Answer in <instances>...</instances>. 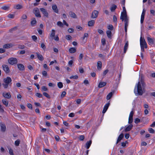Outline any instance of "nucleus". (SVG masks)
I'll return each instance as SVG.
<instances>
[{"label":"nucleus","mask_w":155,"mask_h":155,"mask_svg":"<svg viewBox=\"0 0 155 155\" xmlns=\"http://www.w3.org/2000/svg\"><path fill=\"white\" fill-rule=\"evenodd\" d=\"M146 86L145 82H142L138 81L135 87L134 92L136 95L141 96L144 93V89Z\"/></svg>","instance_id":"obj_1"},{"label":"nucleus","mask_w":155,"mask_h":155,"mask_svg":"<svg viewBox=\"0 0 155 155\" xmlns=\"http://www.w3.org/2000/svg\"><path fill=\"white\" fill-rule=\"evenodd\" d=\"M8 62L11 65L16 64L18 62V60L16 58H11L8 60Z\"/></svg>","instance_id":"obj_2"},{"label":"nucleus","mask_w":155,"mask_h":155,"mask_svg":"<svg viewBox=\"0 0 155 155\" xmlns=\"http://www.w3.org/2000/svg\"><path fill=\"white\" fill-rule=\"evenodd\" d=\"M33 13L35 16L37 17L41 18V15L38 8H35L33 10Z\"/></svg>","instance_id":"obj_3"},{"label":"nucleus","mask_w":155,"mask_h":155,"mask_svg":"<svg viewBox=\"0 0 155 155\" xmlns=\"http://www.w3.org/2000/svg\"><path fill=\"white\" fill-rule=\"evenodd\" d=\"M120 19L122 20V21H123L126 19H128V18L127 17L126 12H121Z\"/></svg>","instance_id":"obj_4"},{"label":"nucleus","mask_w":155,"mask_h":155,"mask_svg":"<svg viewBox=\"0 0 155 155\" xmlns=\"http://www.w3.org/2000/svg\"><path fill=\"white\" fill-rule=\"evenodd\" d=\"M140 46H142L146 48H147V44L145 40L144 39H143L141 37L140 38Z\"/></svg>","instance_id":"obj_5"},{"label":"nucleus","mask_w":155,"mask_h":155,"mask_svg":"<svg viewBox=\"0 0 155 155\" xmlns=\"http://www.w3.org/2000/svg\"><path fill=\"white\" fill-rule=\"evenodd\" d=\"M3 69L6 74L9 73L10 72V70L8 66L6 64H3L2 65Z\"/></svg>","instance_id":"obj_6"},{"label":"nucleus","mask_w":155,"mask_h":155,"mask_svg":"<svg viewBox=\"0 0 155 155\" xmlns=\"http://www.w3.org/2000/svg\"><path fill=\"white\" fill-rule=\"evenodd\" d=\"M41 11L42 12L43 14L44 15V16H45L46 18H48V14L46 10L43 8H40Z\"/></svg>","instance_id":"obj_7"},{"label":"nucleus","mask_w":155,"mask_h":155,"mask_svg":"<svg viewBox=\"0 0 155 155\" xmlns=\"http://www.w3.org/2000/svg\"><path fill=\"white\" fill-rule=\"evenodd\" d=\"M147 39L148 41V42L149 45H152L154 44V38H152L149 37H147Z\"/></svg>","instance_id":"obj_8"},{"label":"nucleus","mask_w":155,"mask_h":155,"mask_svg":"<svg viewBox=\"0 0 155 155\" xmlns=\"http://www.w3.org/2000/svg\"><path fill=\"white\" fill-rule=\"evenodd\" d=\"M124 22H125V30L126 32V35L127 34V28L128 25V22H129V19H126L124 20Z\"/></svg>","instance_id":"obj_9"},{"label":"nucleus","mask_w":155,"mask_h":155,"mask_svg":"<svg viewBox=\"0 0 155 155\" xmlns=\"http://www.w3.org/2000/svg\"><path fill=\"white\" fill-rule=\"evenodd\" d=\"M98 14V12L97 11L95 10L92 13L91 17L92 18H97Z\"/></svg>","instance_id":"obj_10"},{"label":"nucleus","mask_w":155,"mask_h":155,"mask_svg":"<svg viewBox=\"0 0 155 155\" xmlns=\"http://www.w3.org/2000/svg\"><path fill=\"white\" fill-rule=\"evenodd\" d=\"M110 105V103L109 102H108V103L106 104L103 108V111H102V113L103 114L105 113L107 110L109 105Z\"/></svg>","instance_id":"obj_11"},{"label":"nucleus","mask_w":155,"mask_h":155,"mask_svg":"<svg viewBox=\"0 0 155 155\" xmlns=\"http://www.w3.org/2000/svg\"><path fill=\"white\" fill-rule=\"evenodd\" d=\"M4 81L5 83L9 84L12 81V79L10 77H8L4 79Z\"/></svg>","instance_id":"obj_12"},{"label":"nucleus","mask_w":155,"mask_h":155,"mask_svg":"<svg viewBox=\"0 0 155 155\" xmlns=\"http://www.w3.org/2000/svg\"><path fill=\"white\" fill-rule=\"evenodd\" d=\"M124 134L123 133H121L120 135H119V137H118L116 144L118 143L121 140L124 138Z\"/></svg>","instance_id":"obj_13"},{"label":"nucleus","mask_w":155,"mask_h":155,"mask_svg":"<svg viewBox=\"0 0 155 155\" xmlns=\"http://www.w3.org/2000/svg\"><path fill=\"white\" fill-rule=\"evenodd\" d=\"M18 69L20 71H23L25 70L24 66L21 64H17Z\"/></svg>","instance_id":"obj_14"},{"label":"nucleus","mask_w":155,"mask_h":155,"mask_svg":"<svg viewBox=\"0 0 155 155\" xmlns=\"http://www.w3.org/2000/svg\"><path fill=\"white\" fill-rule=\"evenodd\" d=\"M3 96L5 97L7 99H9L11 97V95L9 93H3Z\"/></svg>","instance_id":"obj_15"},{"label":"nucleus","mask_w":155,"mask_h":155,"mask_svg":"<svg viewBox=\"0 0 155 155\" xmlns=\"http://www.w3.org/2000/svg\"><path fill=\"white\" fill-rule=\"evenodd\" d=\"M128 41H127L126 43L125 44V45L124 47V53L125 54L126 51L128 47Z\"/></svg>","instance_id":"obj_16"},{"label":"nucleus","mask_w":155,"mask_h":155,"mask_svg":"<svg viewBox=\"0 0 155 155\" xmlns=\"http://www.w3.org/2000/svg\"><path fill=\"white\" fill-rule=\"evenodd\" d=\"M69 16L73 18H77L76 15L75 13L72 11H70L69 13Z\"/></svg>","instance_id":"obj_17"},{"label":"nucleus","mask_w":155,"mask_h":155,"mask_svg":"<svg viewBox=\"0 0 155 155\" xmlns=\"http://www.w3.org/2000/svg\"><path fill=\"white\" fill-rule=\"evenodd\" d=\"M52 9L56 13H58V8L57 7V5H52Z\"/></svg>","instance_id":"obj_18"},{"label":"nucleus","mask_w":155,"mask_h":155,"mask_svg":"<svg viewBox=\"0 0 155 155\" xmlns=\"http://www.w3.org/2000/svg\"><path fill=\"white\" fill-rule=\"evenodd\" d=\"M12 44H8L4 45L3 46V48L8 49L12 47Z\"/></svg>","instance_id":"obj_19"},{"label":"nucleus","mask_w":155,"mask_h":155,"mask_svg":"<svg viewBox=\"0 0 155 155\" xmlns=\"http://www.w3.org/2000/svg\"><path fill=\"white\" fill-rule=\"evenodd\" d=\"M38 59L41 61H42L44 60V58L42 55L40 54L39 53L37 52L36 53Z\"/></svg>","instance_id":"obj_20"},{"label":"nucleus","mask_w":155,"mask_h":155,"mask_svg":"<svg viewBox=\"0 0 155 155\" xmlns=\"http://www.w3.org/2000/svg\"><path fill=\"white\" fill-rule=\"evenodd\" d=\"M1 131L4 132H5L6 129V127L5 124H1Z\"/></svg>","instance_id":"obj_21"},{"label":"nucleus","mask_w":155,"mask_h":155,"mask_svg":"<svg viewBox=\"0 0 155 155\" xmlns=\"http://www.w3.org/2000/svg\"><path fill=\"white\" fill-rule=\"evenodd\" d=\"M133 125L132 124H130L127 126L125 130V132H127L130 131L132 128Z\"/></svg>","instance_id":"obj_22"},{"label":"nucleus","mask_w":155,"mask_h":155,"mask_svg":"<svg viewBox=\"0 0 155 155\" xmlns=\"http://www.w3.org/2000/svg\"><path fill=\"white\" fill-rule=\"evenodd\" d=\"M106 84V82H101L99 83L98 87L99 88H102L105 86Z\"/></svg>","instance_id":"obj_23"},{"label":"nucleus","mask_w":155,"mask_h":155,"mask_svg":"<svg viewBox=\"0 0 155 155\" xmlns=\"http://www.w3.org/2000/svg\"><path fill=\"white\" fill-rule=\"evenodd\" d=\"M31 24L32 26H34V25L36 24L37 23L36 20L35 18H32L31 19Z\"/></svg>","instance_id":"obj_24"},{"label":"nucleus","mask_w":155,"mask_h":155,"mask_svg":"<svg viewBox=\"0 0 155 155\" xmlns=\"http://www.w3.org/2000/svg\"><path fill=\"white\" fill-rule=\"evenodd\" d=\"M95 21L94 20H92L88 22V25L89 26H92L94 25Z\"/></svg>","instance_id":"obj_25"},{"label":"nucleus","mask_w":155,"mask_h":155,"mask_svg":"<svg viewBox=\"0 0 155 155\" xmlns=\"http://www.w3.org/2000/svg\"><path fill=\"white\" fill-rule=\"evenodd\" d=\"M2 101L4 105H5L6 107L8 106V102L7 100L6 99H3L2 100Z\"/></svg>","instance_id":"obj_26"},{"label":"nucleus","mask_w":155,"mask_h":155,"mask_svg":"<svg viewBox=\"0 0 155 155\" xmlns=\"http://www.w3.org/2000/svg\"><path fill=\"white\" fill-rule=\"evenodd\" d=\"M91 140H90L89 141H88L87 142L86 144V147L87 149H88L90 147L91 144Z\"/></svg>","instance_id":"obj_27"},{"label":"nucleus","mask_w":155,"mask_h":155,"mask_svg":"<svg viewBox=\"0 0 155 155\" xmlns=\"http://www.w3.org/2000/svg\"><path fill=\"white\" fill-rule=\"evenodd\" d=\"M140 82H141L144 81V77L143 75L141 74L140 75Z\"/></svg>","instance_id":"obj_28"},{"label":"nucleus","mask_w":155,"mask_h":155,"mask_svg":"<svg viewBox=\"0 0 155 155\" xmlns=\"http://www.w3.org/2000/svg\"><path fill=\"white\" fill-rule=\"evenodd\" d=\"M102 67V63L100 61H99L97 62V68L98 70L101 69Z\"/></svg>","instance_id":"obj_29"},{"label":"nucleus","mask_w":155,"mask_h":155,"mask_svg":"<svg viewBox=\"0 0 155 155\" xmlns=\"http://www.w3.org/2000/svg\"><path fill=\"white\" fill-rule=\"evenodd\" d=\"M69 51L70 53H73L76 52V50L75 48L72 47L69 49Z\"/></svg>","instance_id":"obj_30"},{"label":"nucleus","mask_w":155,"mask_h":155,"mask_svg":"<svg viewBox=\"0 0 155 155\" xmlns=\"http://www.w3.org/2000/svg\"><path fill=\"white\" fill-rule=\"evenodd\" d=\"M117 6L115 4H113L110 8L111 12H114L117 8Z\"/></svg>","instance_id":"obj_31"},{"label":"nucleus","mask_w":155,"mask_h":155,"mask_svg":"<svg viewBox=\"0 0 155 155\" xmlns=\"http://www.w3.org/2000/svg\"><path fill=\"white\" fill-rule=\"evenodd\" d=\"M107 35L109 38H111L112 33L110 30H107L106 32Z\"/></svg>","instance_id":"obj_32"},{"label":"nucleus","mask_w":155,"mask_h":155,"mask_svg":"<svg viewBox=\"0 0 155 155\" xmlns=\"http://www.w3.org/2000/svg\"><path fill=\"white\" fill-rule=\"evenodd\" d=\"M113 94V93L112 92L110 93L107 96L106 99L107 100L110 99L112 97Z\"/></svg>","instance_id":"obj_33"},{"label":"nucleus","mask_w":155,"mask_h":155,"mask_svg":"<svg viewBox=\"0 0 155 155\" xmlns=\"http://www.w3.org/2000/svg\"><path fill=\"white\" fill-rule=\"evenodd\" d=\"M15 8L17 9H20L22 8V6L19 4H18L15 6Z\"/></svg>","instance_id":"obj_34"},{"label":"nucleus","mask_w":155,"mask_h":155,"mask_svg":"<svg viewBox=\"0 0 155 155\" xmlns=\"http://www.w3.org/2000/svg\"><path fill=\"white\" fill-rule=\"evenodd\" d=\"M57 25L61 27H62L63 26L64 24L60 21H58L57 23Z\"/></svg>","instance_id":"obj_35"},{"label":"nucleus","mask_w":155,"mask_h":155,"mask_svg":"<svg viewBox=\"0 0 155 155\" xmlns=\"http://www.w3.org/2000/svg\"><path fill=\"white\" fill-rule=\"evenodd\" d=\"M43 95L45 97H46L48 99H50L51 98L50 95L48 94L46 92H44L43 93Z\"/></svg>","instance_id":"obj_36"},{"label":"nucleus","mask_w":155,"mask_h":155,"mask_svg":"<svg viewBox=\"0 0 155 155\" xmlns=\"http://www.w3.org/2000/svg\"><path fill=\"white\" fill-rule=\"evenodd\" d=\"M20 142V140L19 139H18L15 142V145L16 146H18Z\"/></svg>","instance_id":"obj_37"},{"label":"nucleus","mask_w":155,"mask_h":155,"mask_svg":"<svg viewBox=\"0 0 155 155\" xmlns=\"http://www.w3.org/2000/svg\"><path fill=\"white\" fill-rule=\"evenodd\" d=\"M18 47L19 49H23L25 48V46L24 45H19L18 46Z\"/></svg>","instance_id":"obj_38"},{"label":"nucleus","mask_w":155,"mask_h":155,"mask_svg":"<svg viewBox=\"0 0 155 155\" xmlns=\"http://www.w3.org/2000/svg\"><path fill=\"white\" fill-rule=\"evenodd\" d=\"M78 75H76L74 76H72L70 77V79H77L78 78Z\"/></svg>","instance_id":"obj_39"},{"label":"nucleus","mask_w":155,"mask_h":155,"mask_svg":"<svg viewBox=\"0 0 155 155\" xmlns=\"http://www.w3.org/2000/svg\"><path fill=\"white\" fill-rule=\"evenodd\" d=\"M55 31L54 30H52V32L50 36L51 37H54L55 36Z\"/></svg>","instance_id":"obj_40"},{"label":"nucleus","mask_w":155,"mask_h":155,"mask_svg":"<svg viewBox=\"0 0 155 155\" xmlns=\"http://www.w3.org/2000/svg\"><path fill=\"white\" fill-rule=\"evenodd\" d=\"M148 131L150 133L153 134L154 133V130L151 128H149L148 129Z\"/></svg>","instance_id":"obj_41"},{"label":"nucleus","mask_w":155,"mask_h":155,"mask_svg":"<svg viewBox=\"0 0 155 155\" xmlns=\"http://www.w3.org/2000/svg\"><path fill=\"white\" fill-rule=\"evenodd\" d=\"M58 86L59 88H61L63 86V84H62V83L61 82H59L58 83Z\"/></svg>","instance_id":"obj_42"},{"label":"nucleus","mask_w":155,"mask_h":155,"mask_svg":"<svg viewBox=\"0 0 155 155\" xmlns=\"http://www.w3.org/2000/svg\"><path fill=\"white\" fill-rule=\"evenodd\" d=\"M36 96L40 98V97H43V96L42 94L40 93H37L35 94Z\"/></svg>","instance_id":"obj_43"},{"label":"nucleus","mask_w":155,"mask_h":155,"mask_svg":"<svg viewBox=\"0 0 155 155\" xmlns=\"http://www.w3.org/2000/svg\"><path fill=\"white\" fill-rule=\"evenodd\" d=\"M8 18H13L15 17V15L14 14H9L8 15Z\"/></svg>","instance_id":"obj_44"},{"label":"nucleus","mask_w":155,"mask_h":155,"mask_svg":"<svg viewBox=\"0 0 155 155\" xmlns=\"http://www.w3.org/2000/svg\"><path fill=\"white\" fill-rule=\"evenodd\" d=\"M65 38L68 40H71L72 39V37L69 35H67L66 36Z\"/></svg>","instance_id":"obj_45"},{"label":"nucleus","mask_w":155,"mask_h":155,"mask_svg":"<svg viewBox=\"0 0 155 155\" xmlns=\"http://www.w3.org/2000/svg\"><path fill=\"white\" fill-rule=\"evenodd\" d=\"M133 121V117H129V118L128 123L129 124H131Z\"/></svg>","instance_id":"obj_46"},{"label":"nucleus","mask_w":155,"mask_h":155,"mask_svg":"<svg viewBox=\"0 0 155 155\" xmlns=\"http://www.w3.org/2000/svg\"><path fill=\"white\" fill-rule=\"evenodd\" d=\"M144 18V15H141L140 22L141 24H142L143 22Z\"/></svg>","instance_id":"obj_47"},{"label":"nucleus","mask_w":155,"mask_h":155,"mask_svg":"<svg viewBox=\"0 0 155 155\" xmlns=\"http://www.w3.org/2000/svg\"><path fill=\"white\" fill-rule=\"evenodd\" d=\"M42 91H47L48 90V88L45 86H43L41 87Z\"/></svg>","instance_id":"obj_48"},{"label":"nucleus","mask_w":155,"mask_h":155,"mask_svg":"<svg viewBox=\"0 0 155 155\" xmlns=\"http://www.w3.org/2000/svg\"><path fill=\"white\" fill-rule=\"evenodd\" d=\"M84 139V135H81L79 137V139L80 140H83Z\"/></svg>","instance_id":"obj_49"},{"label":"nucleus","mask_w":155,"mask_h":155,"mask_svg":"<svg viewBox=\"0 0 155 155\" xmlns=\"http://www.w3.org/2000/svg\"><path fill=\"white\" fill-rule=\"evenodd\" d=\"M32 38L34 41H36L37 39V38L35 35H33L32 36Z\"/></svg>","instance_id":"obj_50"},{"label":"nucleus","mask_w":155,"mask_h":155,"mask_svg":"<svg viewBox=\"0 0 155 155\" xmlns=\"http://www.w3.org/2000/svg\"><path fill=\"white\" fill-rule=\"evenodd\" d=\"M41 47L44 50H45L46 48V47L43 43H42L41 44Z\"/></svg>","instance_id":"obj_51"},{"label":"nucleus","mask_w":155,"mask_h":155,"mask_svg":"<svg viewBox=\"0 0 155 155\" xmlns=\"http://www.w3.org/2000/svg\"><path fill=\"white\" fill-rule=\"evenodd\" d=\"M107 28H108V29L109 30H113L114 28H113V27L112 25H109L108 26Z\"/></svg>","instance_id":"obj_52"},{"label":"nucleus","mask_w":155,"mask_h":155,"mask_svg":"<svg viewBox=\"0 0 155 155\" xmlns=\"http://www.w3.org/2000/svg\"><path fill=\"white\" fill-rule=\"evenodd\" d=\"M140 120L138 118H136L134 122L136 124H138L140 122Z\"/></svg>","instance_id":"obj_53"},{"label":"nucleus","mask_w":155,"mask_h":155,"mask_svg":"<svg viewBox=\"0 0 155 155\" xmlns=\"http://www.w3.org/2000/svg\"><path fill=\"white\" fill-rule=\"evenodd\" d=\"M54 138H55V140L57 141H59L60 138L58 135H56L54 137Z\"/></svg>","instance_id":"obj_54"},{"label":"nucleus","mask_w":155,"mask_h":155,"mask_svg":"<svg viewBox=\"0 0 155 155\" xmlns=\"http://www.w3.org/2000/svg\"><path fill=\"white\" fill-rule=\"evenodd\" d=\"M66 94V93L65 91H63L61 94V97L62 98L64 97L65 96Z\"/></svg>","instance_id":"obj_55"},{"label":"nucleus","mask_w":155,"mask_h":155,"mask_svg":"<svg viewBox=\"0 0 155 155\" xmlns=\"http://www.w3.org/2000/svg\"><path fill=\"white\" fill-rule=\"evenodd\" d=\"M27 106L28 108H29L31 109H32V105L31 104H30V103L28 104H27Z\"/></svg>","instance_id":"obj_56"},{"label":"nucleus","mask_w":155,"mask_h":155,"mask_svg":"<svg viewBox=\"0 0 155 155\" xmlns=\"http://www.w3.org/2000/svg\"><path fill=\"white\" fill-rule=\"evenodd\" d=\"M2 8L4 10H7L8 9L9 7H8L7 6H5L2 7Z\"/></svg>","instance_id":"obj_57"},{"label":"nucleus","mask_w":155,"mask_h":155,"mask_svg":"<svg viewBox=\"0 0 155 155\" xmlns=\"http://www.w3.org/2000/svg\"><path fill=\"white\" fill-rule=\"evenodd\" d=\"M42 74L43 76H47V73L46 71H44L42 72Z\"/></svg>","instance_id":"obj_58"},{"label":"nucleus","mask_w":155,"mask_h":155,"mask_svg":"<svg viewBox=\"0 0 155 155\" xmlns=\"http://www.w3.org/2000/svg\"><path fill=\"white\" fill-rule=\"evenodd\" d=\"M74 31V30L72 28H69L68 30V31L70 33H72Z\"/></svg>","instance_id":"obj_59"},{"label":"nucleus","mask_w":155,"mask_h":155,"mask_svg":"<svg viewBox=\"0 0 155 155\" xmlns=\"http://www.w3.org/2000/svg\"><path fill=\"white\" fill-rule=\"evenodd\" d=\"M5 52V50L3 48H0V53H2Z\"/></svg>","instance_id":"obj_60"},{"label":"nucleus","mask_w":155,"mask_h":155,"mask_svg":"<svg viewBox=\"0 0 155 155\" xmlns=\"http://www.w3.org/2000/svg\"><path fill=\"white\" fill-rule=\"evenodd\" d=\"M101 42L103 45H104L106 44L105 39L104 38H103L102 39Z\"/></svg>","instance_id":"obj_61"},{"label":"nucleus","mask_w":155,"mask_h":155,"mask_svg":"<svg viewBox=\"0 0 155 155\" xmlns=\"http://www.w3.org/2000/svg\"><path fill=\"white\" fill-rule=\"evenodd\" d=\"M8 84L5 83V84H3V85L5 88H6L8 87Z\"/></svg>","instance_id":"obj_62"},{"label":"nucleus","mask_w":155,"mask_h":155,"mask_svg":"<svg viewBox=\"0 0 155 155\" xmlns=\"http://www.w3.org/2000/svg\"><path fill=\"white\" fill-rule=\"evenodd\" d=\"M97 31L98 32L101 34H103L104 33V31L101 29H98Z\"/></svg>","instance_id":"obj_63"},{"label":"nucleus","mask_w":155,"mask_h":155,"mask_svg":"<svg viewBox=\"0 0 155 155\" xmlns=\"http://www.w3.org/2000/svg\"><path fill=\"white\" fill-rule=\"evenodd\" d=\"M88 36V34L87 33H85L84 34V36L83 38V39L84 40V39L85 38L87 37Z\"/></svg>","instance_id":"obj_64"}]
</instances>
